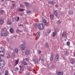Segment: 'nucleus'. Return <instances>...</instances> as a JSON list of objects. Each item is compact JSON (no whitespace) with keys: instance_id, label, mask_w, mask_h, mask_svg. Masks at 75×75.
Here are the masks:
<instances>
[{"instance_id":"nucleus-54","label":"nucleus","mask_w":75,"mask_h":75,"mask_svg":"<svg viewBox=\"0 0 75 75\" xmlns=\"http://www.w3.org/2000/svg\"><path fill=\"white\" fill-rule=\"evenodd\" d=\"M19 26H22V27H23V25L22 24H21L19 25Z\"/></svg>"},{"instance_id":"nucleus-23","label":"nucleus","mask_w":75,"mask_h":75,"mask_svg":"<svg viewBox=\"0 0 75 75\" xmlns=\"http://www.w3.org/2000/svg\"><path fill=\"white\" fill-rule=\"evenodd\" d=\"M22 63L24 65H27V63L25 62H23Z\"/></svg>"},{"instance_id":"nucleus-19","label":"nucleus","mask_w":75,"mask_h":75,"mask_svg":"<svg viewBox=\"0 0 75 75\" xmlns=\"http://www.w3.org/2000/svg\"><path fill=\"white\" fill-rule=\"evenodd\" d=\"M4 23V21L1 18H0V23L1 24H3Z\"/></svg>"},{"instance_id":"nucleus-8","label":"nucleus","mask_w":75,"mask_h":75,"mask_svg":"<svg viewBox=\"0 0 75 75\" xmlns=\"http://www.w3.org/2000/svg\"><path fill=\"white\" fill-rule=\"evenodd\" d=\"M66 35H67V33L65 32H64L62 34V37H65Z\"/></svg>"},{"instance_id":"nucleus-46","label":"nucleus","mask_w":75,"mask_h":75,"mask_svg":"<svg viewBox=\"0 0 75 75\" xmlns=\"http://www.w3.org/2000/svg\"><path fill=\"white\" fill-rule=\"evenodd\" d=\"M56 30L57 32H59V30L58 28H56Z\"/></svg>"},{"instance_id":"nucleus-60","label":"nucleus","mask_w":75,"mask_h":75,"mask_svg":"<svg viewBox=\"0 0 75 75\" xmlns=\"http://www.w3.org/2000/svg\"><path fill=\"white\" fill-rule=\"evenodd\" d=\"M1 56H0V59H1Z\"/></svg>"},{"instance_id":"nucleus-18","label":"nucleus","mask_w":75,"mask_h":75,"mask_svg":"<svg viewBox=\"0 0 75 75\" xmlns=\"http://www.w3.org/2000/svg\"><path fill=\"white\" fill-rule=\"evenodd\" d=\"M14 31V29H13V28H11L10 29V32L11 33H13V31Z\"/></svg>"},{"instance_id":"nucleus-32","label":"nucleus","mask_w":75,"mask_h":75,"mask_svg":"<svg viewBox=\"0 0 75 75\" xmlns=\"http://www.w3.org/2000/svg\"><path fill=\"white\" fill-rule=\"evenodd\" d=\"M7 23L8 24H9L10 25L11 24H12V23H11V21H8Z\"/></svg>"},{"instance_id":"nucleus-37","label":"nucleus","mask_w":75,"mask_h":75,"mask_svg":"<svg viewBox=\"0 0 75 75\" xmlns=\"http://www.w3.org/2000/svg\"><path fill=\"white\" fill-rule=\"evenodd\" d=\"M15 69H16V71H18L19 69H18V67H15Z\"/></svg>"},{"instance_id":"nucleus-40","label":"nucleus","mask_w":75,"mask_h":75,"mask_svg":"<svg viewBox=\"0 0 75 75\" xmlns=\"http://www.w3.org/2000/svg\"><path fill=\"white\" fill-rule=\"evenodd\" d=\"M65 54L66 55H68V52H66L65 53Z\"/></svg>"},{"instance_id":"nucleus-16","label":"nucleus","mask_w":75,"mask_h":75,"mask_svg":"<svg viewBox=\"0 0 75 75\" xmlns=\"http://www.w3.org/2000/svg\"><path fill=\"white\" fill-rule=\"evenodd\" d=\"M18 11L21 12H23L24 11V10L23 9L19 8L18 9Z\"/></svg>"},{"instance_id":"nucleus-6","label":"nucleus","mask_w":75,"mask_h":75,"mask_svg":"<svg viewBox=\"0 0 75 75\" xmlns=\"http://www.w3.org/2000/svg\"><path fill=\"white\" fill-rule=\"evenodd\" d=\"M71 64L74 65V64H75V62L74 61V58H71Z\"/></svg>"},{"instance_id":"nucleus-26","label":"nucleus","mask_w":75,"mask_h":75,"mask_svg":"<svg viewBox=\"0 0 75 75\" xmlns=\"http://www.w3.org/2000/svg\"><path fill=\"white\" fill-rule=\"evenodd\" d=\"M33 61L34 62H38V59H35L33 60Z\"/></svg>"},{"instance_id":"nucleus-12","label":"nucleus","mask_w":75,"mask_h":75,"mask_svg":"<svg viewBox=\"0 0 75 75\" xmlns=\"http://www.w3.org/2000/svg\"><path fill=\"white\" fill-rule=\"evenodd\" d=\"M20 68L22 71H24V68L22 66H20Z\"/></svg>"},{"instance_id":"nucleus-64","label":"nucleus","mask_w":75,"mask_h":75,"mask_svg":"<svg viewBox=\"0 0 75 75\" xmlns=\"http://www.w3.org/2000/svg\"><path fill=\"white\" fill-rule=\"evenodd\" d=\"M21 16H22V15H21Z\"/></svg>"},{"instance_id":"nucleus-13","label":"nucleus","mask_w":75,"mask_h":75,"mask_svg":"<svg viewBox=\"0 0 75 75\" xmlns=\"http://www.w3.org/2000/svg\"><path fill=\"white\" fill-rule=\"evenodd\" d=\"M4 66V64H1L0 63V68H3V67Z\"/></svg>"},{"instance_id":"nucleus-9","label":"nucleus","mask_w":75,"mask_h":75,"mask_svg":"<svg viewBox=\"0 0 75 75\" xmlns=\"http://www.w3.org/2000/svg\"><path fill=\"white\" fill-rule=\"evenodd\" d=\"M57 74L58 75H63L64 73L63 72L61 71H58L57 72Z\"/></svg>"},{"instance_id":"nucleus-3","label":"nucleus","mask_w":75,"mask_h":75,"mask_svg":"<svg viewBox=\"0 0 75 75\" xmlns=\"http://www.w3.org/2000/svg\"><path fill=\"white\" fill-rule=\"evenodd\" d=\"M30 51L29 50H28L25 51V54H26V55H30Z\"/></svg>"},{"instance_id":"nucleus-35","label":"nucleus","mask_w":75,"mask_h":75,"mask_svg":"<svg viewBox=\"0 0 75 75\" xmlns=\"http://www.w3.org/2000/svg\"><path fill=\"white\" fill-rule=\"evenodd\" d=\"M25 59L26 61H27V62H29V59L28 58H25Z\"/></svg>"},{"instance_id":"nucleus-29","label":"nucleus","mask_w":75,"mask_h":75,"mask_svg":"<svg viewBox=\"0 0 75 75\" xmlns=\"http://www.w3.org/2000/svg\"><path fill=\"white\" fill-rule=\"evenodd\" d=\"M47 22V20L43 18L42 19V22L43 23H45V22Z\"/></svg>"},{"instance_id":"nucleus-28","label":"nucleus","mask_w":75,"mask_h":75,"mask_svg":"<svg viewBox=\"0 0 75 75\" xmlns=\"http://www.w3.org/2000/svg\"><path fill=\"white\" fill-rule=\"evenodd\" d=\"M54 15H53V14H51L50 15V18H51V19H52L54 18Z\"/></svg>"},{"instance_id":"nucleus-36","label":"nucleus","mask_w":75,"mask_h":75,"mask_svg":"<svg viewBox=\"0 0 75 75\" xmlns=\"http://www.w3.org/2000/svg\"><path fill=\"white\" fill-rule=\"evenodd\" d=\"M45 47L46 48H48V45L47 44H45Z\"/></svg>"},{"instance_id":"nucleus-41","label":"nucleus","mask_w":75,"mask_h":75,"mask_svg":"<svg viewBox=\"0 0 75 75\" xmlns=\"http://www.w3.org/2000/svg\"><path fill=\"white\" fill-rule=\"evenodd\" d=\"M7 58H10V55L8 54V56L7 57Z\"/></svg>"},{"instance_id":"nucleus-7","label":"nucleus","mask_w":75,"mask_h":75,"mask_svg":"<svg viewBox=\"0 0 75 75\" xmlns=\"http://www.w3.org/2000/svg\"><path fill=\"white\" fill-rule=\"evenodd\" d=\"M49 3L50 5H53L55 4V2L54 1H50L49 2Z\"/></svg>"},{"instance_id":"nucleus-17","label":"nucleus","mask_w":75,"mask_h":75,"mask_svg":"<svg viewBox=\"0 0 75 75\" xmlns=\"http://www.w3.org/2000/svg\"><path fill=\"white\" fill-rule=\"evenodd\" d=\"M15 51L16 53H18V48H16L15 49Z\"/></svg>"},{"instance_id":"nucleus-62","label":"nucleus","mask_w":75,"mask_h":75,"mask_svg":"<svg viewBox=\"0 0 75 75\" xmlns=\"http://www.w3.org/2000/svg\"><path fill=\"white\" fill-rule=\"evenodd\" d=\"M29 68H28V69H29Z\"/></svg>"},{"instance_id":"nucleus-31","label":"nucleus","mask_w":75,"mask_h":75,"mask_svg":"<svg viewBox=\"0 0 75 75\" xmlns=\"http://www.w3.org/2000/svg\"><path fill=\"white\" fill-rule=\"evenodd\" d=\"M54 14L55 16H57V11H54Z\"/></svg>"},{"instance_id":"nucleus-57","label":"nucleus","mask_w":75,"mask_h":75,"mask_svg":"<svg viewBox=\"0 0 75 75\" xmlns=\"http://www.w3.org/2000/svg\"><path fill=\"white\" fill-rule=\"evenodd\" d=\"M41 57H40L39 58L40 61V60H41Z\"/></svg>"},{"instance_id":"nucleus-49","label":"nucleus","mask_w":75,"mask_h":75,"mask_svg":"<svg viewBox=\"0 0 75 75\" xmlns=\"http://www.w3.org/2000/svg\"><path fill=\"white\" fill-rule=\"evenodd\" d=\"M7 41H10V38H7Z\"/></svg>"},{"instance_id":"nucleus-30","label":"nucleus","mask_w":75,"mask_h":75,"mask_svg":"<svg viewBox=\"0 0 75 75\" xmlns=\"http://www.w3.org/2000/svg\"><path fill=\"white\" fill-rule=\"evenodd\" d=\"M44 23L45 25L46 26H47V25H48V22L47 21Z\"/></svg>"},{"instance_id":"nucleus-42","label":"nucleus","mask_w":75,"mask_h":75,"mask_svg":"<svg viewBox=\"0 0 75 75\" xmlns=\"http://www.w3.org/2000/svg\"><path fill=\"white\" fill-rule=\"evenodd\" d=\"M26 13H31V11H26Z\"/></svg>"},{"instance_id":"nucleus-14","label":"nucleus","mask_w":75,"mask_h":75,"mask_svg":"<svg viewBox=\"0 0 75 75\" xmlns=\"http://www.w3.org/2000/svg\"><path fill=\"white\" fill-rule=\"evenodd\" d=\"M53 58V54H51V57L50 58V60L51 61H52Z\"/></svg>"},{"instance_id":"nucleus-24","label":"nucleus","mask_w":75,"mask_h":75,"mask_svg":"<svg viewBox=\"0 0 75 75\" xmlns=\"http://www.w3.org/2000/svg\"><path fill=\"white\" fill-rule=\"evenodd\" d=\"M24 4H25L26 6H27V7H28V5H29V3L26 2H24Z\"/></svg>"},{"instance_id":"nucleus-27","label":"nucleus","mask_w":75,"mask_h":75,"mask_svg":"<svg viewBox=\"0 0 75 75\" xmlns=\"http://www.w3.org/2000/svg\"><path fill=\"white\" fill-rule=\"evenodd\" d=\"M16 33H20V32H21V31H20V30L18 29H17L16 30Z\"/></svg>"},{"instance_id":"nucleus-43","label":"nucleus","mask_w":75,"mask_h":75,"mask_svg":"<svg viewBox=\"0 0 75 75\" xmlns=\"http://www.w3.org/2000/svg\"><path fill=\"white\" fill-rule=\"evenodd\" d=\"M50 33H51V30H48L47 31V33H48V34H50Z\"/></svg>"},{"instance_id":"nucleus-10","label":"nucleus","mask_w":75,"mask_h":75,"mask_svg":"<svg viewBox=\"0 0 75 75\" xmlns=\"http://www.w3.org/2000/svg\"><path fill=\"white\" fill-rule=\"evenodd\" d=\"M0 55L3 57L4 55V52L3 51L2 52H0Z\"/></svg>"},{"instance_id":"nucleus-1","label":"nucleus","mask_w":75,"mask_h":75,"mask_svg":"<svg viewBox=\"0 0 75 75\" xmlns=\"http://www.w3.org/2000/svg\"><path fill=\"white\" fill-rule=\"evenodd\" d=\"M38 27L40 30H43L44 29V25L41 23H39L38 24Z\"/></svg>"},{"instance_id":"nucleus-50","label":"nucleus","mask_w":75,"mask_h":75,"mask_svg":"<svg viewBox=\"0 0 75 75\" xmlns=\"http://www.w3.org/2000/svg\"><path fill=\"white\" fill-rule=\"evenodd\" d=\"M43 61H44V58H42V59H41V62H43Z\"/></svg>"},{"instance_id":"nucleus-22","label":"nucleus","mask_w":75,"mask_h":75,"mask_svg":"<svg viewBox=\"0 0 75 75\" xmlns=\"http://www.w3.org/2000/svg\"><path fill=\"white\" fill-rule=\"evenodd\" d=\"M8 71L7 70H6L5 72V75H8Z\"/></svg>"},{"instance_id":"nucleus-59","label":"nucleus","mask_w":75,"mask_h":75,"mask_svg":"<svg viewBox=\"0 0 75 75\" xmlns=\"http://www.w3.org/2000/svg\"><path fill=\"white\" fill-rule=\"evenodd\" d=\"M74 56L75 57V53H74Z\"/></svg>"},{"instance_id":"nucleus-33","label":"nucleus","mask_w":75,"mask_h":75,"mask_svg":"<svg viewBox=\"0 0 75 75\" xmlns=\"http://www.w3.org/2000/svg\"><path fill=\"white\" fill-rule=\"evenodd\" d=\"M4 13V10L1 9L0 10V13H1V14H2V13Z\"/></svg>"},{"instance_id":"nucleus-45","label":"nucleus","mask_w":75,"mask_h":75,"mask_svg":"<svg viewBox=\"0 0 75 75\" xmlns=\"http://www.w3.org/2000/svg\"><path fill=\"white\" fill-rule=\"evenodd\" d=\"M1 31H2V32H3L4 31H6L5 30H4V28H2L1 29Z\"/></svg>"},{"instance_id":"nucleus-53","label":"nucleus","mask_w":75,"mask_h":75,"mask_svg":"<svg viewBox=\"0 0 75 75\" xmlns=\"http://www.w3.org/2000/svg\"><path fill=\"white\" fill-rule=\"evenodd\" d=\"M12 54L13 55H16V54H15V52H13L12 53Z\"/></svg>"},{"instance_id":"nucleus-44","label":"nucleus","mask_w":75,"mask_h":75,"mask_svg":"<svg viewBox=\"0 0 75 75\" xmlns=\"http://www.w3.org/2000/svg\"><path fill=\"white\" fill-rule=\"evenodd\" d=\"M51 67L52 68H55V66L52 65L51 66Z\"/></svg>"},{"instance_id":"nucleus-38","label":"nucleus","mask_w":75,"mask_h":75,"mask_svg":"<svg viewBox=\"0 0 75 75\" xmlns=\"http://www.w3.org/2000/svg\"><path fill=\"white\" fill-rule=\"evenodd\" d=\"M67 44L68 45H70V42L69 41H68L67 42Z\"/></svg>"},{"instance_id":"nucleus-55","label":"nucleus","mask_w":75,"mask_h":75,"mask_svg":"<svg viewBox=\"0 0 75 75\" xmlns=\"http://www.w3.org/2000/svg\"><path fill=\"white\" fill-rule=\"evenodd\" d=\"M58 5H57V4H56L55 5V6L56 7H58Z\"/></svg>"},{"instance_id":"nucleus-4","label":"nucleus","mask_w":75,"mask_h":75,"mask_svg":"<svg viewBox=\"0 0 75 75\" xmlns=\"http://www.w3.org/2000/svg\"><path fill=\"white\" fill-rule=\"evenodd\" d=\"M1 36H5L6 35V31H4V32H2L1 33Z\"/></svg>"},{"instance_id":"nucleus-25","label":"nucleus","mask_w":75,"mask_h":75,"mask_svg":"<svg viewBox=\"0 0 75 75\" xmlns=\"http://www.w3.org/2000/svg\"><path fill=\"white\" fill-rule=\"evenodd\" d=\"M0 62L1 63V64H4V60L2 59L0 60Z\"/></svg>"},{"instance_id":"nucleus-58","label":"nucleus","mask_w":75,"mask_h":75,"mask_svg":"<svg viewBox=\"0 0 75 75\" xmlns=\"http://www.w3.org/2000/svg\"><path fill=\"white\" fill-rule=\"evenodd\" d=\"M28 75H30V73H28Z\"/></svg>"},{"instance_id":"nucleus-47","label":"nucleus","mask_w":75,"mask_h":75,"mask_svg":"<svg viewBox=\"0 0 75 75\" xmlns=\"http://www.w3.org/2000/svg\"><path fill=\"white\" fill-rule=\"evenodd\" d=\"M20 6L21 7H23L24 6V5L23 4H21L20 5Z\"/></svg>"},{"instance_id":"nucleus-11","label":"nucleus","mask_w":75,"mask_h":75,"mask_svg":"<svg viewBox=\"0 0 75 75\" xmlns=\"http://www.w3.org/2000/svg\"><path fill=\"white\" fill-rule=\"evenodd\" d=\"M15 62L16 63L14 64V65L15 66H16V65H17V64H18V60H15Z\"/></svg>"},{"instance_id":"nucleus-2","label":"nucleus","mask_w":75,"mask_h":75,"mask_svg":"<svg viewBox=\"0 0 75 75\" xmlns=\"http://www.w3.org/2000/svg\"><path fill=\"white\" fill-rule=\"evenodd\" d=\"M20 48L21 50H25V47L24 45L23 44H21L20 45Z\"/></svg>"},{"instance_id":"nucleus-20","label":"nucleus","mask_w":75,"mask_h":75,"mask_svg":"<svg viewBox=\"0 0 75 75\" xmlns=\"http://www.w3.org/2000/svg\"><path fill=\"white\" fill-rule=\"evenodd\" d=\"M37 38H38L40 37V32H38L37 34Z\"/></svg>"},{"instance_id":"nucleus-61","label":"nucleus","mask_w":75,"mask_h":75,"mask_svg":"<svg viewBox=\"0 0 75 75\" xmlns=\"http://www.w3.org/2000/svg\"><path fill=\"white\" fill-rule=\"evenodd\" d=\"M34 71H35V70H34Z\"/></svg>"},{"instance_id":"nucleus-34","label":"nucleus","mask_w":75,"mask_h":75,"mask_svg":"<svg viewBox=\"0 0 75 75\" xmlns=\"http://www.w3.org/2000/svg\"><path fill=\"white\" fill-rule=\"evenodd\" d=\"M69 15H72L73 14V11H71L69 12Z\"/></svg>"},{"instance_id":"nucleus-52","label":"nucleus","mask_w":75,"mask_h":75,"mask_svg":"<svg viewBox=\"0 0 75 75\" xmlns=\"http://www.w3.org/2000/svg\"><path fill=\"white\" fill-rule=\"evenodd\" d=\"M41 51L40 50H38V53H39V54H41Z\"/></svg>"},{"instance_id":"nucleus-63","label":"nucleus","mask_w":75,"mask_h":75,"mask_svg":"<svg viewBox=\"0 0 75 75\" xmlns=\"http://www.w3.org/2000/svg\"><path fill=\"white\" fill-rule=\"evenodd\" d=\"M1 74V73H0V75Z\"/></svg>"},{"instance_id":"nucleus-48","label":"nucleus","mask_w":75,"mask_h":75,"mask_svg":"<svg viewBox=\"0 0 75 75\" xmlns=\"http://www.w3.org/2000/svg\"><path fill=\"white\" fill-rule=\"evenodd\" d=\"M12 6H13V7L12 8H14V6H15V4H12Z\"/></svg>"},{"instance_id":"nucleus-56","label":"nucleus","mask_w":75,"mask_h":75,"mask_svg":"<svg viewBox=\"0 0 75 75\" xmlns=\"http://www.w3.org/2000/svg\"><path fill=\"white\" fill-rule=\"evenodd\" d=\"M4 1V0H2L1 1V2H2Z\"/></svg>"},{"instance_id":"nucleus-21","label":"nucleus","mask_w":75,"mask_h":75,"mask_svg":"<svg viewBox=\"0 0 75 75\" xmlns=\"http://www.w3.org/2000/svg\"><path fill=\"white\" fill-rule=\"evenodd\" d=\"M56 35H57V33H56V32H54L53 33L52 35L53 37H55V36Z\"/></svg>"},{"instance_id":"nucleus-15","label":"nucleus","mask_w":75,"mask_h":75,"mask_svg":"<svg viewBox=\"0 0 75 75\" xmlns=\"http://www.w3.org/2000/svg\"><path fill=\"white\" fill-rule=\"evenodd\" d=\"M4 52V48H0V52Z\"/></svg>"},{"instance_id":"nucleus-39","label":"nucleus","mask_w":75,"mask_h":75,"mask_svg":"<svg viewBox=\"0 0 75 75\" xmlns=\"http://www.w3.org/2000/svg\"><path fill=\"white\" fill-rule=\"evenodd\" d=\"M57 23L58 24H61V21H58Z\"/></svg>"},{"instance_id":"nucleus-51","label":"nucleus","mask_w":75,"mask_h":75,"mask_svg":"<svg viewBox=\"0 0 75 75\" xmlns=\"http://www.w3.org/2000/svg\"><path fill=\"white\" fill-rule=\"evenodd\" d=\"M19 20H20V18H19V17H18L17 18V20H16L17 21H18Z\"/></svg>"},{"instance_id":"nucleus-5","label":"nucleus","mask_w":75,"mask_h":75,"mask_svg":"<svg viewBox=\"0 0 75 75\" xmlns=\"http://www.w3.org/2000/svg\"><path fill=\"white\" fill-rule=\"evenodd\" d=\"M59 56L58 54H57V55L56 56L55 60L56 61H58L59 59Z\"/></svg>"}]
</instances>
